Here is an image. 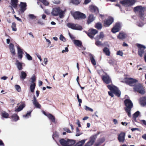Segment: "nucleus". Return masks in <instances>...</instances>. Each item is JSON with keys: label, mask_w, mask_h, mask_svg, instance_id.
Returning a JSON list of instances; mask_svg holds the SVG:
<instances>
[{"label": "nucleus", "mask_w": 146, "mask_h": 146, "mask_svg": "<svg viewBox=\"0 0 146 146\" xmlns=\"http://www.w3.org/2000/svg\"><path fill=\"white\" fill-rule=\"evenodd\" d=\"M125 105V110L127 115L129 117H131V109L132 108L133 105L131 101L129 99H126L124 101Z\"/></svg>", "instance_id": "obj_1"}, {"label": "nucleus", "mask_w": 146, "mask_h": 146, "mask_svg": "<svg viewBox=\"0 0 146 146\" xmlns=\"http://www.w3.org/2000/svg\"><path fill=\"white\" fill-rule=\"evenodd\" d=\"M124 82L125 83L133 87L134 91H137V80L134 78H129L125 79Z\"/></svg>", "instance_id": "obj_2"}, {"label": "nucleus", "mask_w": 146, "mask_h": 146, "mask_svg": "<svg viewBox=\"0 0 146 146\" xmlns=\"http://www.w3.org/2000/svg\"><path fill=\"white\" fill-rule=\"evenodd\" d=\"M66 11V9H61L60 8H56L53 9L51 12L52 14L54 16H57L59 15V17L62 18L64 16V14Z\"/></svg>", "instance_id": "obj_3"}, {"label": "nucleus", "mask_w": 146, "mask_h": 146, "mask_svg": "<svg viewBox=\"0 0 146 146\" xmlns=\"http://www.w3.org/2000/svg\"><path fill=\"white\" fill-rule=\"evenodd\" d=\"M60 143L62 146H70L74 144L75 142L73 140L62 139L60 140Z\"/></svg>", "instance_id": "obj_4"}, {"label": "nucleus", "mask_w": 146, "mask_h": 146, "mask_svg": "<svg viewBox=\"0 0 146 146\" xmlns=\"http://www.w3.org/2000/svg\"><path fill=\"white\" fill-rule=\"evenodd\" d=\"M108 88L110 90L113 92L114 94L117 96L119 97L120 96L121 92L113 84L108 85L107 86Z\"/></svg>", "instance_id": "obj_5"}, {"label": "nucleus", "mask_w": 146, "mask_h": 146, "mask_svg": "<svg viewBox=\"0 0 146 146\" xmlns=\"http://www.w3.org/2000/svg\"><path fill=\"white\" fill-rule=\"evenodd\" d=\"M137 92L143 95L146 93V88L142 84H137Z\"/></svg>", "instance_id": "obj_6"}, {"label": "nucleus", "mask_w": 146, "mask_h": 146, "mask_svg": "<svg viewBox=\"0 0 146 146\" xmlns=\"http://www.w3.org/2000/svg\"><path fill=\"white\" fill-rule=\"evenodd\" d=\"M72 15L75 19H84L86 17V15L80 12H76L72 13Z\"/></svg>", "instance_id": "obj_7"}, {"label": "nucleus", "mask_w": 146, "mask_h": 146, "mask_svg": "<svg viewBox=\"0 0 146 146\" xmlns=\"http://www.w3.org/2000/svg\"><path fill=\"white\" fill-rule=\"evenodd\" d=\"M135 0H123L120 2L125 7L131 6L133 5L135 3Z\"/></svg>", "instance_id": "obj_8"}, {"label": "nucleus", "mask_w": 146, "mask_h": 146, "mask_svg": "<svg viewBox=\"0 0 146 146\" xmlns=\"http://www.w3.org/2000/svg\"><path fill=\"white\" fill-rule=\"evenodd\" d=\"M96 138V135H92L90 137L89 141L85 144L84 146H92L94 143Z\"/></svg>", "instance_id": "obj_9"}, {"label": "nucleus", "mask_w": 146, "mask_h": 146, "mask_svg": "<svg viewBox=\"0 0 146 146\" xmlns=\"http://www.w3.org/2000/svg\"><path fill=\"white\" fill-rule=\"evenodd\" d=\"M137 47L138 48V54L141 57L143 56V54L144 52V50L146 47L145 46L139 44H137Z\"/></svg>", "instance_id": "obj_10"}, {"label": "nucleus", "mask_w": 146, "mask_h": 146, "mask_svg": "<svg viewBox=\"0 0 146 146\" xmlns=\"http://www.w3.org/2000/svg\"><path fill=\"white\" fill-rule=\"evenodd\" d=\"M98 32L96 30L92 29H90L87 33L88 36L90 38H93L94 37V36Z\"/></svg>", "instance_id": "obj_11"}, {"label": "nucleus", "mask_w": 146, "mask_h": 146, "mask_svg": "<svg viewBox=\"0 0 146 146\" xmlns=\"http://www.w3.org/2000/svg\"><path fill=\"white\" fill-rule=\"evenodd\" d=\"M102 78L104 82L106 84H109L112 82L111 79L107 74L103 76L102 77Z\"/></svg>", "instance_id": "obj_12"}, {"label": "nucleus", "mask_w": 146, "mask_h": 146, "mask_svg": "<svg viewBox=\"0 0 146 146\" xmlns=\"http://www.w3.org/2000/svg\"><path fill=\"white\" fill-rule=\"evenodd\" d=\"M121 27V25L119 23H116L111 30L112 32L115 33L118 32L120 30Z\"/></svg>", "instance_id": "obj_13"}, {"label": "nucleus", "mask_w": 146, "mask_h": 146, "mask_svg": "<svg viewBox=\"0 0 146 146\" xmlns=\"http://www.w3.org/2000/svg\"><path fill=\"white\" fill-rule=\"evenodd\" d=\"M145 8V7L137 6V11H139V14L140 17H142L144 15V10Z\"/></svg>", "instance_id": "obj_14"}, {"label": "nucleus", "mask_w": 146, "mask_h": 146, "mask_svg": "<svg viewBox=\"0 0 146 146\" xmlns=\"http://www.w3.org/2000/svg\"><path fill=\"white\" fill-rule=\"evenodd\" d=\"M113 21V19L111 17H110L104 21V25L106 27L109 26Z\"/></svg>", "instance_id": "obj_15"}, {"label": "nucleus", "mask_w": 146, "mask_h": 146, "mask_svg": "<svg viewBox=\"0 0 146 146\" xmlns=\"http://www.w3.org/2000/svg\"><path fill=\"white\" fill-rule=\"evenodd\" d=\"M125 133L121 132L118 135V139L120 142L123 143L125 140Z\"/></svg>", "instance_id": "obj_16"}, {"label": "nucleus", "mask_w": 146, "mask_h": 146, "mask_svg": "<svg viewBox=\"0 0 146 146\" xmlns=\"http://www.w3.org/2000/svg\"><path fill=\"white\" fill-rule=\"evenodd\" d=\"M139 104L143 106L146 105V96H143L141 97L139 100Z\"/></svg>", "instance_id": "obj_17"}, {"label": "nucleus", "mask_w": 146, "mask_h": 146, "mask_svg": "<svg viewBox=\"0 0 146 146\" xmlns=\"http://www.w3.org/2000/svg\"><path fill=\"white\" fill-rule=\"evenodd\" d=\"M18 57L20 60H21L23 57V53L22 50L19 46H17Z\"/></svg>", "instance_id": "obj_18"}, {"label": "nucleus", "mask_w": 146, "mask_h": 146, "mask_svg": "<svg viewBox=\"0 0 146 146\" xmlns=\"http://www.w3.org/2000/svg\"><path fill=\"white\" fill-rule=\"evenodd\" d=\"M24 64L21 62L19 61V60H17L16 61L15 63V64L16 66L17 69L19 70H21L23 69L22 66Z\"/></svg>", "instance_id": "obj_19"}, {"label": "nucleus", "mask_w": 146, "mask_h": 146, "mask_svg": "<svg viewBox=\"0 0 146 146\" xmlns=\"http://www.w3.org/2000/svg\"><path fill=\"white\" fill-rule=\"evenodd\" d=\"M9 49L10 51L13 55H15L16 54L15 50V48L14 45L10 43L9 45Z\"/></svg>", "instance_id": "obj_20"}, {"label": "nucleus", "mask_w": 146, "mask_h": 146, "mask_svg": "<svg viewBox=\"0 0 146 146\" xmlns=\"http://www.w3.org/2000/svg\"><path fill=\"white\" fill-rule=\"evenodd\" d=\"M32 102L36 108H40L41 107V105L38 103L37 101V99L35 96H33V99L32 100Z\"/></svg>", "instance_id": "obj_21"}, {"label": "nucleus", "mask_w": 146, "mask_h": 146, "mask_svg": "<svg viewBox=\"0 0 146 146\" xmlns=\"http://www.w3.org/2000/svg\"><path fill=\"white\" fill-rule=\"evenodd\" d=\"M90 10L92 12L97 13L98 12V8L93 5L90 6Z\"/></svg>", "instance_id": "obj_22"}, {"label": "nucleus", "mask_w": 146, "mask_h": 146, "mask_svg": "<svg viewBox=\"0 0 146 146\" xmlns=\"http://www.w3.org/2000/svg\"><path fill=\"white\" fill-rule=\"evenodd\" d=\"M27 5L26 3L21 2L20 5V11L23 12L26 9Z\"/></svg>", "instance_id": "obj_23"}, {"label": "nucleus", "mask_w": 146, "mask_h": 146, "mask_svg": "<svg viewBox=\"0 0 146 146\" xmlns=\"http://www.w3.org/2000/svg\"><path fill=\"white\" fill-rule=\"evenodd\" d=\"M87 139H84L81 140L79 141L76 144H75L73 146H82L85 142L87 140Z\"/></svg>", "instance_id": "obj_24"}, {"label": "nucleus", "mask_w": 146, "mask_h": 146, "mask_svg": "<svg viewBox=\"0 0 146 146\" xmlns=\"http://www.w3.org/2000/svg\"><path fill=\"white\" fill-rule=\"evenodd\" d=\"M127 37V35L123 33H119L117 36V38L120 39H124Z\"/></svg>", "instance_id": "obj_25"}, {"label": "nucleus", "mask_w": 146, "mask_h": 146, "mask_svg": "<svg viewBox=\"0 0 146 146\" xmlns=\"http://www.w3.org/2000/svg\"><path fill=\"white\" fill-rule=\"evenodd\" d=\"M104 35L103 32H101L100 34L96 36L95 38L96 40H99V39L103 40L104 37Z\"/></svg>", "instance_id": "obj_26"}, {"label": "nucleus", "mask_w": 146, "mask_h": 146, "mask_svg": "<svg viewBox=\"0 0 146 146\" xmlns=\"http://www.w3.org/2000/svg\"><path fill=\"white\" fill-rule=\"evenodd\" d=\"M95 19V17H94L92 15H89L88 20L87 21V23L89 24L92 22Z\"/></svg>", "instance_id": "obj_27"}, {"label": "nucleus", "mask_w": 146, "mask_h": 146, "mask_svg": "<svg viewBox=\"0 0 146 146\" xmlns=\"http://www.w3.org/2000/svg\"><path fill=\"white\" fill-rule=\"evenodd\" d=\"M21 74L20 76V79L23 80L25 79L27 76L26 73L25 72L22 71L21 72Z\"/></svg>", "instance_id": "obj_28"}, {"label": "nucleus", "mask_w": 146, "mask_h": 146, "mask_svg": "<svg viewBox=\"0 0 146 146\" xmlns=\"http://www.w3.org/2000/svg\"><path fill=\"white\" fill-rule=\"evenodd\" d=\"M105 139L104 138L99 139L98 140L97 142L95 144V145L96 146H98L101 143H103L105 141Z\"/></svg>", "instance_id": "obj_29"}, {"label": "nucleus", "mask_w": 146, "mask_h": 146, "mask_svg": "<svg viewBox=\"0 0 146 146\" xmlns=\"http://www.w3.org/2000/svg\"><path fill=\"white\" fill-rule=\"evenodd\" d=\"M104 52L108 56H109L110 55V52L108 48L106 47H105L103 50Z\"/></svg>", "instance_id": "obj_30"}, {"label": "nucleus", "mask_w": 146, "mask_h": 146, "mask_svg": "<svg viewBox=\"0 0 146 146\" xmlns=\"http://www.w3.org/2000/svg\"><path fill=\"white\" fill-rule=\"evenodd\" d=\"M11 5L14 8H16L18 2V0H11Z\"/></svg>", "instance_id": "obj_31"}, {"label": "nucleus", "mask_w": 146, "mask_h": 146, "mask_svg": "<svg viewBox=\"0 0 146 146\" xmlns=\"http://www.w3.org/2000/svg\"><path fill=\"white\" fill-rule=\"evenodd\" d=\"M25 106L24 104H22L21 105L19 106L17 108H16L15 109V111L16 112H19L21 110L23 109L24 107Z\"/></svg>", "instance_id": "obj_32"}, {"label": "nucleus", "mask_w": 146, "mask_h": 146, "mask_svg": "<svg viewBox=\"0 0 146 146\" xmlns=\"http://www.w3.org/2000/svg\"><path fill=\"white\" fill-rule=\"evenodd\" d=\"M36 80V78L34 75L32 76L31 78V80L29 81L30 82L31 84H35V82Z\"/></svg>", "instance_id": "obj_33"}, {"label": "nucleus", "mask_w": 146, "mask_h": 146, "mask_svg": "<svg viewBox=\"0 0 146 146\" xmlns=\"http://www.w3.org/2000/svg\"><path fill=\"white\" fill-rule=\"evenodd\" d=\"M74 44L78 46H80L82 45V42L78 40H74Z\"/></svg>", "instance_id": "obj_34"}, {"label": "nucleus", "mask_w": 146, "mask_h": 146, "mask_svg": "<svg viewBox=\"0 0 146 146\" xmlns=\"http://www.w3.org/2000/svg\"><path fill=\"white\" fill-rule=\"evenodd\" d=\"M12 118L13 120L16 121L19 119V117L16 114H13L12 116Z\"/></svg>", "instance_id": "obj_35"}, {"label": "nucleus", "mask_w": 146, "mask_h": 146, "mask_svg": "<svg viewBox=\"0 0 146 146\" xmlns=\"http://www.w3.org/2000/svg\"><path fill=\"white\" fill-rule=\"evenodd\" d=\"M75 25H74V29L78 30H81L82 29V27L79 25L77 24H75Z\"/></svg>", "instance_id": "obj_36"}, {"label": "nucleus", "mask_w": 146, "mask_h": 146, "mask_svg": "<svg viewBox=\"0 0 146 146\" xmlns=\"http://www.w3.org/2000/svg\"><path fill=\"white\" fill-rule=\"evenodd\" d=\"M47 116L51 120L52 122H55V119L54 117L52 115L50 114H49L47 115Z\"/></svg>", "instance_id": "obj_37"}, {"label": "nucleus", "mask_w": 146, "mask_h": 146, "mask_svg": "<svg viewBox=\"0 0 146 146\" xmlns=\"http://www.w3.org/2000/svg\"><path fill=\"white\" fill-rule=\"evenodd\" d=\"M11 28L12 31H16L17 30V29L16 27V24L15 22H13L12 23Z\"/></svg>", "instance_id": "obj_38"}, {"label": "nucleus", "mask_w": 146, "mask_h": 146, "mask_svg": "<svg viewBox=\"0 0 146 146\" xmlns=\"http://www.w3.org/2000/svg\"><path fill=\"white\" fill-rule=\"evenodd\" d=\"M137 118V111L133 115V123L137 122L136 118Z\"/></svg>", "instance_id": "obj_39"}, {"label": "nucleus", "mask_w": 146, "mask_h": 146, "mask_svg": "<svg viewBox=\"0 0 146 146\" xmlns=\"http://www.w3.org/2000/svg\"><path fill=\"white\" fill-rule=\"evenodd\" d=\"M35 86V84H31L30 89L31 92H34Z\"/></svg>", "instance_id": "obj_40"}, {"label": "nucleus", "mask_w": 146, "mask_h": 146, "mask_svg": "<svg viewBox=\"0 0 146 146\" xmlns=\"http://www.w3.org/2000/svg\"><path fill=\"white\" fill-rule=\"evenodd\" d=\"M90 58L92 64L94 65H95L96 64V63L92 55H91L90 56Z\"/></svg>", "instance_id": "obj_41"}, {"label": "nucleus", "mask_w": 146, "mask_h": 146, "mask_svg": "<svg viewBox=\"0 0 146 146\" xmlns=\"http://www.w3.org/2000/svg\"><path fill=\"white\" fill-rule=\"evenodd\" d=\"M95 27L98 29H102V26L101 23H98L96 24Z\"/></svg>", "instance_id": "obj_42"}, {"label": "nucleus", "mask_w": 146, "mask_h": 146, "mask_svg": "<svg viewBox=\"0 0 146 146\" xmlns=\"http://www.w3.org/2000/svg\"><path fill=\"white\" fill-rule=\"evenodd\" d=\"M75 24L72 23H68L67 24V26L69 28H70L72 29H74V27Z\"/></svg>", "instance_id": "obj_43"}, {"label": "nucleus", "mask_w": 146, "mask_h": 146, "mask_svg": "<svg viewBox=\"0 0 146 146\" xmlns=\"http://www.w3.org/2000/svg\"><path fill=\"white\" fill-rule=\"evenodd\" d=\"M96 41L95 42V44L98 46H102L103 45V44L100 41L98 40H96Z\"/></svg>", "instance_id": "obj_44"}, {"label": "nucleus", "mask_w": 146, "mask_h": 146, "mask_svg": "<svg viewBox=\"0 0 146 146\" xmlns=\"http://www.w3.org/2000/svg\"><path fill=\"white\" fill-rule=\"evenodd\" d=\"M25 54H26V57L28 60H32V57L29 54L26 52L25 53Z\"/></svg>", "instance_id": "obj_45"}, {"label": "nucleus", "mask_w": 146, "mask_h": 146, "mask_svg": "<svg viewBox=\"0 0 146 146\" xmlns=\"http://www.w3.org/2000/svg\"><path fill=\"white\" fill-rule=\"evenodd\" d=\"M82 134V133L80 132L79 129L78 127H77L76 128V136H78Z\"/></svg>", "instance_id": "obj_46"}, {"label": "nucleus", "mask_w": 146, "mask_h": 146, "mask_svg": "<svg viewBox=\"0 0 146 146\" xmlns=\"http://www.w3.org/2000/svg\"><path fill=\"white\" fill-rule=\"evenodd\" d=\"M71 2L72 3L74 4H78L80 2V0H71Z\"/></svg>", "instance_id": "obj_47"}, {"label": "nucleus", "mask_w": 146, "mask_h": 146, "mask_svg": "<svg viewBox=\"0 0 146 146\" xmlns=\"http://www.w3.org/2000/svg\"><path fill=\"white\" fill-rule=\"evenodd\" d=\"M2 116L3 117L7 118L9 116V114L6 112H3L2 113Z\"/></svg>", "instance_id": "obj_48"}, {"label": "nucleus", "mask_w": 146, "mask_h": 146, "mask_svg": "<svg viewBox=\"0 0 146 146\" xmlns=\"http://www.w3.org/2000/svg\"><path fill=\"white\" fill-rule=\"evenodd\" d=\"M59 38L60 40L64 42H65L66 41V38L61 34L60 35Z\"/></svg>", "instance_id": "obj_49"}, {"label": "nucleus", "mask_w": 146, "mask_h": 146, "mask_svg": "<svg viewBox=\"0 0 146 146\" xmlns=\"http://www.w3.org/2000/svg\"><path fill=\"white\" fill-rule=\"evenodd\" d=\"M28 16L29 18L32 19H35L36 18V16L33 14H29Z\"/></svg>", "instance_id": "obj_50"}, {"label": "nucleus", "mask_w": 146, "mask_h": 146, "mask_svg": "<svg viewBox=\"0 0 146 146\" xmlns=\"http://www.w3.org/2000/svg\"><path fill=\"white\" fill-rule=\"evenodd\" d=\"M85 110L86 111H89L91 112L93 111V110L92 109L90 108L87 106H85Z\"/></svg>", "instance_id": "obj_51"}, {"label": "nucleus", "mask_w": 146, "mask_h": 146, "mask_svg": "<svg viewBox=\"0 0 146 146\" xmlns=\"http://www.w3.org/2000/svg\"><path fill=\"white\" fill-rule=\"evenodd\" d=\"M31 111L27 113L26 115H24L23 117L25 118H28L29 117L31 116Z\"/></svg>", "instance_id": "obj_52"}, {"label": "nucleus", "mask_w": 146, "mask_h": 146, "mask_svg": "<svg viewBox=\"0 0 146 146\" xmlns=\"http://www.w3.org/2000/svg\"><path fill=\"white\" fill-rule=\"evenodd\" d=\"M15 88L17 91L18 92H20L21 90V88L20 86L17 85L15 86Z\"/></svg>", "instance_id": "obj_53"}, {"label": "nucleus", "mask_w": 146, "mask_h": 146, "mask_svg": "<svg viewBox=\"0 0 146 146\" xmlns=\"http://www.w3.org/2000/svg\"><path fill=\"white\" fill-rule=\"evenodd\" d=\"M63 130L67 132V133H71V131L70 130V129L67 128H63Z\"/></svg>", "instance_id": "obj_54"}, {"label": "nucleus", "mask_w": 146, "mask_h": 146, "mask_svg": "<svg viewBox=\"0 0 146 146\" xmlns=\"http://www.w3.org/2000/svg\"><path fill=\"white\" fill-rule=\"evenodd\" d=\"M108 93L109 94V95L111 96L112 97H113L114 96L113 94V91H110L109 92H108Z\"/></svg>", "instance_id": "obj_55"}, {"label": "nucleus", "mask_w": 146, "mask_h": 146, "mask_svg": "<svg viewBox=\"0 0 146 146\" xmlns=\"http://www.w3.org/2000/svg\"><path fill=\"white\" fill-rule=\"evenodd\" d=\"M117 54L121 56H122L123 55V53L121 51H119L117 52Z\"/></svg>", "instance_id": "obj_56"}, {"label": "nucleus", "mask_w": 146, "mask_h": 146, "mask_svg": "<svg viewBox=\"0 0 146 146\" xmlns=\"http://www.w3.org/2000/svg\"><path fill=\"white\" fill-rule=\"evenodd\" d=\"M68 51V49L67 47H66L65 48V49L63 50L62 51V53H64L66 52H67Z\"/></svg>", "instance_id": "obj_57"}, {"label": "nucleus", "mask_w": 146, "mask_h": 146, "mask_svg": "<svg viewBox=\"0 0 146 146\" xmlns=\"http://www.w3.org/2000/svg\"><path fill=\"white\" fill-rule=\"evenodd\" d=\"M59 134L57 132H55L53 135L52 137L54 139V137H57L58 136Z\"/></svg>", "instance_id": "obj_58"}, {"label": "nucleus", "mask_w": 146, "mask_h": 146, "mask_svg": "<svg viewBox=\"0 0 146 146\" xmlns=\"http://www.w3.org/2000/svg\"><path fill=\"white\" fill-rule=\"evenodd\" d=\"M14 17L15 18V19L17 20L18 21H21V22H22V21L21 20V19L19 18V17H17L16 15H14Z\"/></svg>", "instance_id": "obj_59"}, {"label": "nucleus", "mask_w": 146, "mask_h": 146, "mask_svg": "<svg viewBox=\"0 0 146 146\" xmlns=\"http://www.w3.org/2000/svg\"><path fill=\"white\" fill-rule=\"evenodd\" d=\"M77 123H76V124L78 125V127H81L80 123V122L79 120L78 119H77Z\"/></svg>", "instance_id": "obj_60"}, {"label": "nucleus", "mask_w": 146, "mask_h": 146, "mask_svg": "<svg viewBox=\"0 0 146 146\" xmlns=\"http://www.w3.org/2000/svg\"><path fill=\"white\" fill-rule=\"evenodd\" d=\"M48 62L47 59L46 58H44V62L45 64H47V63Z\"/></svg>", "instance_id": "obj_61"}, {"label": "nucleus", "mask_w": 146, "mask_h": 146, "mask_svg": "<svg viewBox=\"0 0 146 146\" xmlns=\"http://www.w3.org/2000/svg\"><path fill=\"white\" fill-rule=\"evenodd\" d=\"M8 78V77L6 76H4L3 77H2L1 78V79L2 80H6Z\"/></svg>", "instance_id": "obj_62"}, {"label": "nucleus", "mask_w": 146, "mask_h": 146, "mask_svg": "<svg viewBox=\"0 0 146 146\" xmlns=\"http://www.w3.org/2000/svg\"><path fill=\"white\" fill-rule=\"evenodd\" d=\"M113 122L114 123V124L116 125L118 123L117 120L115 119H114L113 120Z\"/></svg>", "instance_id": "obj_63"}, {"label": "nucleus", "mask_w": 146, "mask_h": 146, "mask_svg": "<svg viewBox=\"0 0 146 146\" xmlns=\"http://www.w3.org/2000/svg\"><path fill=\"white\" fill-rule=\"evenodd\" d=\"M141 122L143 123V124L146 125V121L145 120H142L141 121Z\"/></svg>", "instance_id": "obj_64"}]
</instances>
